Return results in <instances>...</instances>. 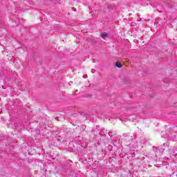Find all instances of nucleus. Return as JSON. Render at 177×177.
Listing matches in <instances>:
<instances>
[{
    "label": "nucleus",
    "instance_id": "nucleus-4",
    "mask_svg": "<svg viewBox=\"0 0 177 177\" xmlns=\"http://www.w3.org/2000/svg\"><path fill=\"white\" fill-rule=\"evenodd\" d=\"M158 147H153V151H155V153H156V151H158Z\"/></svg>",
    "mask_w": 177,
    "mask_h": 177
},
{
    "label": "nucleus",
    "instance_id": "nucleus-1",
    "mask_svg": "<svg viewBox=\"0 0 177 177\" xmlns=\"http://www.w3.org/2000/svg\"><path fill=\"white\" fill-rule=\"evenodd\" d=\"M126 142L131 143V142H133L135 139H136V136H135V134H133L132 136H128V134H124Z\"/></svg>",
    "mask_w": 177,
    "mask_h": 177
},
{
    "label": "nucleus",
    "instance_id": "nucleus-3",
    "mask_svg": "<svg viewBox=\"0 0 177 177\" xmlns=\"http://www.w3.org/2000/svg\"><path fill=\"white\" fill-rule=\"evenodd\" d=\"M115 66L118 67V68H122V64H120V62H115Z\"/></svg>",
    "mask_w": 177,
    "mask_h": 177
},
{
    "label": "nucleus",
    "instance_id": "nucleus-5",
    "mask_svg": "<svg viewBox=\"0 0 177 177\" xmlns=\"http://www.w3.org/2000/svg\"><path fill=\"white\" fill-rule=\"evenodd\" d=\"M108 9H110V6H108Z\"/></svg>",
    "mask_w": 177,
    "mask_h": 177
},
{
    "label": "nucleus",
    "instance_id": "nucleus-2",
    "mask_svg": "<svg viewBox=\"0 0 177 177\" xmlns=\"http://www.w3.org/2000/svg\"><path fill=\"white\" fill-rule=\"evenodd\" d=\"M100 37L102 38V39H104L105 38H107L109 37V34L106 32L100 33Z\"/></svg>",
    "mask_w": 177,
    "mask_h": 177
}]
</instances>
